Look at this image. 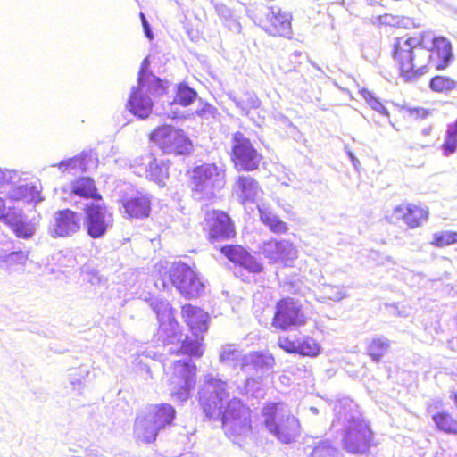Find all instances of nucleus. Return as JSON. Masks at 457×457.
<instances>
[{
  "label": "nucleus",
  "mask_w": 457,
  "mask_h": 457,
  "mask_svg": "<svg viewBox=\"0 0 457 457\" xmlns=\"http://www.w3.org/2000/svg\"><path fill=\"white\" fill-rule=\"evenodd\" d=\"M227 387L226 381L207 374L198 393L199 402L205 416L210 420L220 419L227 436L240 444L252 431L251 411L237 398L227 402L224 407L228 397Z\"/></svg>",
  "instance_id": "obj_1"
},
{
  "label": "nucleus",
  "mask_w": 457,
  "mask_h": 457,
  "mask_svg": "<svg viewBox=\"0 0 457 457\" xmlns=\"http://www.w3.org/2000/svg\"><path fill=\"white\" fill-rule=\"evenodd\" d=\"M427 37V34H420L395 39L393 56L407 79L423 75L428 66L444 70L453 61L452 44L446 37H433L432 46L428 48L425 42Z\"/></svg>",
  "instance_id": "obj_2"
},
{
  "label": "nucleus",
  "mask_w": 457,
  "mask_h": 457,
  "mask_svg": "<svg viewBox=\"0 0 457 457\" xmlns=\"http://www.w3.org/2000/svg\"><path fill=\"white\" fill-rule=\"evenodd\" d=\"M336 420L332 426L343 427L342 442L345 449L352 453H363L370 447L371 430L363 420L357 405L349 398L340 399L335 405Z\"/></svg>",
  "instance_id": "obj_3"
},
{
  "label": "nucleus",
  "mask_w": 457,
  "mask_h": 457,
  "mask_svg": "<svg viewBox=\"0 0 457 457\" xmlns=\"http://www.w3.org/2000/svg\"><path fill=\"white\" fill-rule=\"evenodd\" d=\"M150 61L145 57L137 77V87H133L128 101V108L139 119H145L153 109V98L162 96L166 91L165 82L149 71Z\"/></svg>",
  "instance_id": "obj_4"
},
{
  "label": "nucleus",
  "mask_w": 457,
  "mask_h": 457,
  "mask_svg": "<svg viewBox=\"0 0 457 457\" xmlns=\"http://www.w3.org/2000/svg\"><path fill=\"white\" fill-rule=\"evenodd\" d=\"M182 316L189 327L195 339L186 337L182 339V334L178 333L175 344L170 345L169 352L171 353H182L200 357L203 354L199 336L208 329V314L198 307L186 304L182 307Z\"/></svg>",
  "instance_id": "obj_5"
},
{
  "label": "nucleus",
  "mask_w": 457,
  "mask_h": 457,
  "mask_svg": "<svg viewBox=\"0 0 457 457\" xmlns=\"http://www.w3.org/2000/svg\"><path fill=\"white\" fill-rule=\"evenodd\" d=\"M262 414L265 428L280 442L291 443L299 435V421L291 415L286 403H268L262 408Z\"/></svg>",
  "instance_id": "obj_6"
},
{
  "label": "nucleus",
  "mask_w": 457,
  "mask_h": 457,
  "mask_svg": "<svg viewBox=\"0 0 457 457\" xmlns=\"http://www.w3.org/2000/svg\"><path fill=\"white\" fill-rule=\"evenodd\" d=\"M226 183L225 170L214 163H204L192 170V196L196 201H212Z\"/></svg>",
  "instance_id": "obj_7"
},
{
  "label": "nucleus",
  "mask_w": 457,
  "mask_h": 457,
  "mask_svg": "<svg viewBox=\"0 0 457 457\" xmlns=\"http://www.w3.org/2000/svg\"><path fill=\"white\" fill-rule=\"evenodd\" d=\"M196 367L190 359L179 360L173 364V374L170 378L169 390L171 397L179 402L189 399L195 384Z\"/></svg>",
  "instance_id": "obj_8"
},
{
  "label": "nucleus",
  "mask_w": 457,
  "mask_h": 457,
  "mask_svg": "<svg viewBox=\"0 0 457 457\" xmlns=\"http://www.w3.org/2000/svg\"><path fill=\"white\" fill-rule=\"evenodd\" d=\"M150 140L169 154H187L192 147L184 131L170 125L158 127L151 133Z\"/></svg>",
  "instance_id": "obj_9"
},
{
  "label": "nucleus",
  "mask_w": 457,
  "mask_h": 457,
  "mask_svg": "<svg viewBox=\"0 0 457 457\" xmlns=\"http://www.w3.org/2000/svg\"><path fill=\"white\" fill-rule=\"evenodd\" d=\"M274 365V357L267 352H252L245 354L241 370L246 377L247 392L255 383L260 384L268 377L273 371Z\"/></svg>",
  "instance_id": "obj_10"
},
{
  "label": "nucleus",
  "mask_w": 457,
  "mask_h": 457,
  "mask_svg": "<svg viewBox=\"0 0 457 457\" xmlns=\"http://www.w3.org/2000/svg\"><path fill=\"white\" fill-rule=\"evenodd\" d=\"M170 281L187 298L197 297L204 286L195 270L183 262L173 263L169 271Z\"/></svg>",
  "instance_id": "obj_11"
},
{
  "label": "nucleus",
  "mask_w": 457,
  "mask_h": 457,
  "mask_svg": "<svg viewBox=\"0 0 457 457\" xmlns=\"http://www.w3.org/2000/svg\"><path fill=\"white\" fill-rule=\"evenodd\" d=\"M231 158L237 170L253 171L258 169L262 155L253 146L250 139L243 133L237 132L232 138Z\"/></svg>",
  "instance_id": "obj_12"
},
{
  "label": "nucleus",
  "mask_w": 457,
  "mask_h": 457,
  "mask_svg": "<svg viewBox=\"0 0 457 457\" xmlns=\"http://www.w3.org/2000/svg\"><path fill=\"white\" fill-rule=\"evenodd\" d=\"M85 210L84 226L92 238L104 237L112 226V215L99 203H83Z\"/></svg>",
  "instance_id": "obj_13"
},
{
  "label": "nucleus",
  "mask_w": 457,
  "mask_h": 457,
  "mask_svg": "<svg viewBox=\"0 0 457 457\" xmlns=\"http://www.w3.org/2000/svg\"><path fill=\"white\" fill-rule=\"evenodd\" d=\"M149 304L159 321V337H162L163 344L166 346L173 345L175 339L178 337L179 325L173 317L170 303L160 298H153Z\"/></svg>",
  "instance_id": "obj_14"
},
{
  "label": "nucleus",
  "mask_w": 457,
  "mask_h": 457,
  "mask_svg": "<svg viewBox=\"0 0 457 457\" xmlns=\"http://www.w3.org/2000/svg\"><path fill=\"white\" fill-rule=\"evenodd\" d=\"M259 252L269 263H278L283 266H291L298 256L296 247L288 240L270 239L259 245Z\"/></svg>",
  "instance_id": "obj_15"
},
{
  "label": "nucleus",
  "mask_w": 457,
  "mask_h": 457,
  "mask_svg": "<svg viewBox=\"0 0 457 457\" xmlns=\"http://www.w3.org/2000/svg\"><path fill=\"white\" fill-rule=\"evenodd\" d=\"M303 323L304 315L301 304L297 301L287 297L277 303L272 320L274 328L287 330L291 327L301 326Z\"/></svg>",
  "instance_id": "obj_16"
},
{
  "label": "nucleus",
  "mask_w": 457,
  "mask_h": 457,
  "mask_svg": "<svg viewBox=\"0 0 457 457\" xmlns=\"http://www.w3.org/2000/svg\"><path fill=\"white\" fill-rule=\"evenodd\" d=\"M278 345L287 353L303 356L316 357L320 352L317 341L306 335L281 336L278 337Z\"/></svg>",
  "instance_id": "obj_17"
},
{
  "label": "nucleus",
  "mask_w": 457,
  "mask_h": 457,
  "mask_svg": "<svg viewBox=\"0 0 457 457\" xmlns=\"http://www.w3.org/2000/svg\"><path fill=\"white\" fill-rule=\"evenodd\" d=\"M205 226L209 230V237L212 241L228 239L235 234L231 219L221 211L207 212Z\"/></svg>",
  "instance_id": "obj_18"
},
{
  "label": "nucleus",
  "mask_w": 457,
  "mask_h": 457,
  "mask_svg": "<svg viewBox=\"0 0 457 457\" xmlns=\"http://www.w3.org/2000/svg\"><path fill=\"white\" fill-rule=\"evenodd\" d=\"M291 19L290 13L282 12L278 6H270L263 29L271 35L289 37L292 34Z\"/></svg>",
  "instance_id": "obj_19"
},
{
  "label": "nucleus",
  "mask_w": 457,
  "mask_h": 457,
  "mask_svg": "<svg viewBox=\"0 0 457 457\" xmlns=\"http://www.w3.org/2000/svg\"><path fill=\"white\" fill-rule=\"evenodd\" d=\"M81 226V218L77 212L65 209L54 213L52 225L54 237H69L78 232Z\"/></svg>",
  "instance_id": "obj_20"
},
{
  "label": "nucleus",
  "mask_w": 457,
  "mask_h": 457,
  "mask_svg": "<svg viewBox=\"0 0 457 457\" xmlns=\"http://www.w3.org/2000/svg\"><path fill=\"white\" fill-rule=\"evenodd\" d=\"M98 159L95 153L83 152L72 158L60 162L56 166L62 173L76 175L79 172H87L97 167ZM55 167V164L53 165Z\"/></svg>",
  "instance_id": "obj_21"
},
{
  "label": "nucleus",
  "mask_w": 457,
  "mask_h": 457,
  "mask_svg": "<svg viewBox=\"0 0 457 457\" xmlns=\"http://www.w3.org/2000/svg\"><path fill=\"white\" fill-rule=\"evenodd\" d=\"M233 193L242 203H254L262 195L258 181L250 175H239L233 186Z\"/></svg>",
  "instance_id": "obj_22"
},
{
  "label": "nucleus",
  "mask_w": 457,
  "mask_h": 457,
  "mask_svg": "<svg viewBox=\"0 0 457 457\" xmlns=\"http://www.w3.org/2000/svg\"><path fill=\"white\" fill-rule=\"evenodd\" d=\"M221 252L230 262L240 265L250 272L260 273L263 270L262 263L240 245L223 246Z\"/></svg>",
  "instance_id": "obj_23"
},
{
  "label": "nucleus",
  "mask_w": 457,
  "mask_h": 457,
  "mask_svg": "<svg viewBox=\"0 0 457 457\" xmlns=\"http://www.w3.org/2000/svg\"><path fill=\"white\" fill-rule=\"evenodd\" d=\"M122 206L129 219H145L151 212V198L147 194L137 192L123 199Z\"/></svg>",
  "instance_id": "obj_24"
},
{
  "label": "nucleus",
  "mask_w": 457,
  "mask_h": 457,
  "mask_svg": "<svg viewBox=\"0 0 457 457\" xmlns=\"http://www.w3.org/2000/svg\"><path fill=\"white\" fill-rule=\"evenodd\" d=\"M11 184L12 187L9 192V195L12 200H23L28 203H38L43 200L40 196V192L37 186L28 179H19L18 181L14 180V183Z\"/></svg>",
  "instance_id": "obj_25"
},
{
  "label": "nucleus",
  "mask_w": 457,
  "mask_h": 457,
  "mask_svg": "<svg viewBox=\"0 0 457 457\" xmlns=\"http://www.w3.org/2000/svg\"><path fill=\"white\" fill-rule=\"evenodd\" d=\"M396 219H403L410 228H417L428 219V212L421 207L407 204L398 205L394 209Z\"/></svg>",
  "instance_id": "obj_26"
},
{
  "label": "nucleus",
  "mask_w": 457,
  "mask_h": 457,
  "mask_svg": "<svg viewBox=\"0 0 457 457\" xmlns=\"http://www.w3.org/2000/svg\"><path fill=\"white\" fill-rule=\"evenodd\" d=\"M145 414L160 428L170 426L175 418L176 411L169 403L151 405L146 409Z\"/></svg>",
  "instance_id": "obj_27"
},
{
  "label": "nucleus",
  "mask_w": 457,
  "mask_h": 457,
  "mask_svg": "<svg viewBox=\"0 0 457 457\" xmlns=\"http://www.w3.org/2000/svg\"><path fill=\"white\" fill-rule=\"evenodd\" d=\"M160 428L145 413L135 421L134 436L137 441L151 443L155 440Z\"/></svg>",
  "instance_id": "obj_28"
},
{
  "label": "nucleus",
  "mask_w": 457,
  "mask_h": 457,
  "mask_svg": "<svg viewBox=\"0 0 457 457\" xmlns=\"http://www.w3.org/2000/svg\"><path fill=\"white\" fill-rule=\"evenodd\" d=\"M196 96L197 93L195 89L186 83H179L177 86L176 96L173 102L169 103L170 111H165L163 114L169 118L176 119L178 117V112L172 109L173 105L179 104L182 106H188L195 102Z\"/></svg>",
  "instance_id": "obj_29"
},
{
  "label": "nucleus",
  "mask_w": 457,
  "mask_h": 457,
  "mask_svg": "<svg viewBox=\"0 0 457 457\" xmlns=\"http://www.w3.org/2000/svg\"><path fill=\"white\" fill-rule=\"evenodd\" d=\"M140 160L144 161L142 164H146V177L158 185H163L168 178V166L162 161L154 158L151 154H147Z\"/></svg>",
  "instance_id": "obj_30"
},
{
  "label": "nucleus",
  "mask_w": 457,
  "mask_h": 457,
  "mask_svg": "<svg viewBox=\"0 0 457 457\" xmlns=\"http://www.w3.org/2000/svg\"><path fill=\"white\" fill-rule=\"evenodd\" d=\"M71 192L75 196L84 198L85 203H94L93 199H100L95 181L88 177H83L72 182Z\"/></svg>",
  "instance_id": "obj_31"
},
{
  "label": "nucleus",
  "mask_w": 457,
  "mask_h": 457,
  "mask_svg": "<svg viewBox=\"0 0 457 457\" xmlns=\"http://www.w3.org/2000/svg\"><path fill=\"white\" fill-rule=\"evenodd\" d=\"M258 211L262 222L273 233L283 234L288 229L286 222L265 205H258Z\"/></svg>",
  "instance_id": "obj_32"
},
{
  "label": "nucleus",
  "mask_w": 457,
  "mask_h": 457,
  "mask_svg": "<svg viewBox=\"0 0 457 457\" xmlns=\"http://www.w3.org/2000/svg\"><path fill=\"white\" fill-rule=\"evenodd\" d=\"M28 256V253L23 251H3L0 253V269L9 272L15 271L18 267L25 265Z\"/></svg>",
  "instance_id": "obj_33"
},
{
  "label": "nucleus",
  "mask_w": 457,
  "mask_h": 457,
  "mask_svg": "<svg viewBox=\"0 0 457 457\" xmlns=\"http://www.w3.org/2000/svg\"><path fill=\"white\" fill-rule=\"evenodd\" d=\"M242 352L234 345H222L220 351L219 361L221 364L233 369L242 368L244 360Z\"/></svg>",
  "instance_id": "obj_34"
},
{
  "label": "nucleus",
  "mask_w": 457,
  "mask_h": 457,
  "mask_svg": "<svg viewBox=\"0 0 457 457\" xmlns=\"http://www.w3.org/2000/svg\"><path fill=\"white\" fill-rule=\"evenodd\" d=\"M436 428L444 433L457 435V420L446 411H439L432 416Z\"/></svg>",
  "instance_id": "obj_35"
},
{
  "label": "nucleus",
  "mask_w": 457,
  "mask_h": 457,
  "mask_svg": "<svg viewBox=\"0 0 457 457\" xmlns=\"http://www.w3.org/2000/svg\"><path fill=\"white\" fill-rule=\"evenodd\" d=\"M389 347L390 341L386 337L379 336L371 340L367 347V352L373 361L378 362L387 353Z\"/></svg>",
  "instance_id": "obj_36"
},
{
  "label": "nucleus",
  "mask_w": 457,
  "mask_h": 457,
  "mask_svg": "<svg viewBox=\"0 0 457 457\" xmlns=\"http://www.w3.org/2000/svg\"><path fill=\"white\" fill-rule=\"evenodd\" d=\"M429 88L436 93L449 94L457 88V81L445 76H435L429 81Z\"/></svg>",
  "instance_id": "obj_37"
},
{
  "label": "nucleus",
  "mask_w": 457,
  "mask_h": 457,
  "mask_svg": "<svg viewBox=\"0 0 457 457\" xmlns=\"http://www.w3.org/2000/svg\"><path fill=\"white\" fill-rule=\"evenodd\" d=\"M233 102L236 106L240 109L241 113L244 115H248L250 110L257 109L261 106V101L255 94L247 93L245 95V97L242 99H237L233 97Z\"/></svg>",
  "instance_id": "obj_38"
},
{
  "label": "nucleus",
  "mask_w": 457,
  "mask_h": 457,
  "mask_svg": "<svg viewBox=\"0 0 457 457\" xmlns=\"http://www.w3.org/2000/svg\"><path fill=\"white\" fill-rule=\"evenodd\" d=\"M88 375L89 370L86 366H80L70 370V384L72 386V389L76 391L78 395L81 394L83 388L82 379L86 378Z\"/></svg>",
  "instance_id": "obj_39"
},
{
  "label": "nucleus",
  "mask_w": 457,
  "mask_h": 457,
  "mask_svg": "<svg viewBox=\"0 0 457 457\" xmlns=\"http://www.w3.org/2000/svg\"><path fill=\"white\" fill-rule=\"evenodd\" d=\"M25 218L22 210L15 207H8L0 221L7 225L11 230L19 225Z\"/></svg>",
  "instance_id": "obj_40"
},
{
  "label": "nucleus",
  "mask_w": 457,
  "mask_h": 457,
  "mask_svg": "<svg viewBox=\"0 0 457 457\" xmlns=\"http://www.w3.org/2000/svg\"><path fill=\"white\" fill-rule=\"evenodd\" d=\"M320 291L323 297L338 302L346 296V289L343 286H334L330 284L322 285Z\"/></svg>",
  "instance_id": "obj_41"
},
{
  "label": "nucleus",
  "mask_w": 457,
  "mask_h": 457,
  "mask_svg": "<svg viewBox=\"0 0 457 457\" xmlns=\"http://www.w3.org/2000/svg\"><path fill=\"white\" fill-rule=\"evenodd\" d=\"M36 225L26 219V217L12 231L14 235L22 239H29L36 233Z\"/></svg>",
  "instance_id": "obj_42"
},
{
  "label": "nucleus",
  "mask_w": 457,
  "mask_h": 457,
  "mask_svg": "<svg viewBox=\"0 0 457 457\" xmlns=\"http://www.w3.org/2000/svg\"><path fill=\"white\" fill-rule=\"evenodd\" d=\"M309 457H337V450L328 441H323L313 448Z\"/></svg>",
  "instance_id": "obj_43"
},
{
  "label": "nucleus",
  "mask_w": 457,
  "mask_h": 457,
  "mask_svg": "<svg viewBox=\"0 0 457 457\" xmlns=\"http://www.w3.org/2000/svg\"><path fill=\"white\" fill-rule=\"evenodd\" d=\"M361 93L362 97L373 110L377 111L381 114H384L385 116L389 115L387 109L370 91L367 89H362Z\"/></svg>",
  "instance_id": "obj_44"
},
{
  "label": "nucleus",
  "mask_w": 457,
  "mask_h": 457,
  "mask_svg": "<svg viewBox=\"0 0 457 457\" xmlns=\"http://www.w3.org/2000/svg\"><path fill=\"white\" fill-rule=\"evenodd\" d=\"M456 232L444 231L433 235V245L442 247L455 243Z\"/></svg>",
  "instance_id": "obj_45"
},
{
  "label": "nucleus",
  "mask_w": 457,
  "mask_h": 457,
  "mask_svg": "<svg viewBox=\"0 0 457 457\" xmlns=\"http://www.w3.org/2000/svg\"><path fill=\"white\" fill-rule=\"evenodd\" d=\"M195 113L197 116L201 117L204 120L215 119L218 114V110L210 104H203L201 107H199Z\"/></svg>",
  "instance_id": "obj_46"
},
{
  "label": "nucleus",
  "mask_w": 457,
  "mask_h": 457,
  "mask_svg": "<svg viewBox=\"0 0 457 457\" xmlns=\"http://www.w3.org/2000/svg\"><path fill=\"white\" fill-rule=\"evenodd\" d=\"M457 148V135L446 131V137L444 142V151L445 155H449L455 152Z\"/></svg>",
  "instance_id": "obj_47"
},
{
  "label": "nucleus",
  "mask_w": 457,
  "mask_h": 457,
  "mask_svg": "<svg viewBox=\"0 0 457 457\" xmlns=\"http://www.w3.org/2000/svg\"><path fill=\"white\" fill-rule=\"evenodd\" d=\"M216 13L221 19L228 21L233 17L232 11L222 3H213Z\"/></svg>",
  "instance_id": "obj_48"
},
{
  "label": "nucleus",
  "mask_w": 457,
  "mask_h": 457,
  "mask_svg": "<svg viewBox=\"0 0 457 457\" xmlns=\"http://www.w3.org/2000/svg\"><path fill=\"white\" fill-rule=\"evenodd\" d=\"M407 112L409 114V117L414 120H423L426 119L430 114V112L428 110L424 109L422 107L408 108Z\"/></svg>",
  "instance_id": "obj_49"
},
{
  "label": "nucleus",
  "mask_w": 457,
  "mask_h": 457,
  "mask_svg": "<svg viewBox=\"0 0 457 457\" xmlns=\"http://www.w3.org/2000/svg\"><path fill=\"white\" fill-rule=\"evenodd\" d=\"M18 177L15 170H0V187L4 184L14 183V179Z\"/></svg>",
  "instance_id": "obj_50"
},
{
  "label": "nucleus",
  "mask_w": 457,
  "mask_h": 457,
  "mask_svg": "<svg viewBox=\"0 0 457 457\" xmlns=\"http://www.w3.org/2000/svg\"><path fill=\"white\" fill-rule=\"evenodd\" d=\"M88 281L93 285H99L105 282V279L100 276L97 272L92 273Z\"/></svg>",
  "instance_id": "obj_51"
},
{
  "label": "nucleus",
  "mask_w": 457,
  "mask_h": 457,
  "mask_svg": "<svg viewBox=\"0 0 457 457\" xmlns=\"http://www.w3.org/2000/svg\"><path fill=\"white\" fill-rule=\"evenodd\" d=\"M142 26H143L145 37L148 39L152 40L154 38V34H153V32L151 30V27H150L149 22L147 21H145V22L142 23Z\"/></svg>",
  "instance_id": "obj_52"
},
{
  "label": "nucleus",
  "mask_w": 457,
  "mask_h": 457,
  "mask_svg": "<svg viewBox=\"0 0 457 457\" xmlns=\"http://www.w3.org/2000/svg\"><path fill=\"white\" fill-rule=\"evenodd\" d=\"M347 155L348 157L350 158L351 160V162L353 163V165L354 166L355 169L358 168V165L360 164V162L359 160L355 157V155L353 154L352 151L350 150H347Z\"/></svg>",
  "instance_id": "obj_53"
},
{
  "label": "nucleus",
  "mask_w": 457,
  "mask_h": 457,
  "mask_svg": "<svg viewBox=\"0 0 457 457\" xmlns=\"http://www.w3.org/2000/svg\"><path fill=\"white\" fill-rule=\"evenodd\" d=\"M278 180L281 182L282 185L289 186V183L292 181L291 178L287 174H284L283 176H278Z\"/></svg>",
  "instance_id": "obj_54"
},
{
  "label": "nucleus",
  "mask_w": 457,
  "mask_h": 457,
  "mask_svg": "<svg viewBox=\"0 0 457 457\" xmlns=\"http://www.w3.org/2000/svg\"><path fill=\"white\" fill-rule=\"evenodd\" d=\"M447 130H449L450 133L457 135V120L455 121V123L449 125Z\"/></svg>",
  "instance_id": "obj_55"
},
{
  "label": "nucleus",
  "mask_w": 457,
  "mask_h": 457,
  "mask_svg": "<svg viewBox=\"0 0 457 457\" xmlns=\"http://www.w3.org/2000/svg\"><path fill=\"white\" fill-rule=\"evenodd\" d=\"M140 19H141V21L142 23L145 22V21H147L145 14L143 12H140Z\"/></svg>",
  "instance_id": "obj_56"
},
{
  "label": "nucleus",
  "mask_w": 457,
  "mask_h": 457,
  "mask_svg": "<svg viewBox=\"0 0 457 457\" xmlns=\"http://www.w3.org/2000/svg\"><path fill=\"white\" fill-rule=\"evenodd\" d=\"M311 411H312L314 414H317V413H318V410H317V408L312 407V408H311Z\"/></svg>",
  "instance_id": "obj_57"
},
{
  "label": "nucleus",
  "mask_w": 457,
  "mask_h": 457,
  "mask_svg": "<svg viewBox=\"0 0 457 457\" xmlns=\"http://www.w3.org/2000/svg\"><path fill=\"white\" fill-rule=\"evenodd\" d=\"M453 400L455 402V404L457 405V392L453 394Z\"/></svg>",
  "instance_id": "obj_58"
},
{
  "label": "nucleus",
  "mask_w": 457,
  "mask_h": 457,
  "mask_svg": "<svg viewBox=\"0 0 457 457\" xmlns=\"http://www.w3.org/2000/svg\"><path fill=\"white\" fill-rule=\"evenodd\" d=\"M162 287L165 288V287H166V283H165V281H162Z\"/></svg>",
  "instance_id": "obj_59"
},
{
  "label": "nucleus",
  "mask_w": 457,
  "mask_h": 457,
  "mask_svg": "<svg viewBox=\"0 0 457 457\" xmlns=\"http://www.w3.org/2000/svg\"><path fill=\"white\" fill-rule=\"evenodd\" d=\"M455 243H457V232H456V237H455Z\"/></svg>",
  "instance_id": "obj_60"
}]
</instances>
